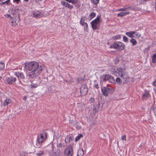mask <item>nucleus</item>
<instances>
[{
  "mask_svg": "<svg viewBox=\"0 0 156 156\" xmlns=\"http://www.w3.org/2000/svg\"><path fill=\"white\" fill-rule=\"evenodd\" d=\"M73 136H68L65 138V142L66 143H69L73 141Z\"/></svg>",
  "mask_w": 156,
  "mask_h": 156,
  "instance_id": "obj_17",
  "label": "nucleus"
},
{
  "mask_svg": "<svg viewBox=\"0 0 156 156\" xmlns=\"http://www.w3.org/2000/svg\"><path fill=\"white\" fill-rule=\"evenodd\" d=\"M32 14L35 18H40L43 16V14L41 12L37 10L33 11Z\"/></svg>",
  "mask_w": 156,
  "mask_h": 156,
  "instance_id": "obj_11",
  "label": "nucleus"
},
{
  "mask_svg": "<svg viewBox=\"0 0 156 156\" xmlns=\"http://www.w3.org/2000/svg\"><path fill=\"white\" fill-rule=\"evenodd\" d=\"M11 22L13 26L17 25L19 22V18L18 17L15 16L14 18H11Z\"/></svg>",
  "mask_w": 156,
  "mask_h": 156,
  "instance_id": "obj_13",
  "label": "nucleus"
},
{
  "mask_svg": "<svg viewBox=\"0 0 156 156\" xmlns=\"http://www.w3.org/2000/svg\"><path fill=\"white\" fill-rule=\"evenodd\" d=\"M94 87L96 89H98L99 88V85L98 84H94Z\"/></svg>",
  "mask_w": 156,
  "mask_h": 156,
  "instance_id": "obj_42",
  "label": "nucleus"
},
{
  "mask_svg": "<svg viewBox=\"0 0 156 156\" xmlns=\"http://www.w3.org/2000/svg\"><path fill=\"white\" fill-rule=\"evenodd\" d=\"M12 102V100L9 98H7L5 99L3 102V105L5 106L8 105L9 104L11 103Z\"/></svg>",
  "mask_w": 156,
  "mask_h": 156,
  "instance_id": "obj_19",
  "label": "nucleus"
},
{
  "mask_svg": "<svg viewBox=\"0 0 156 156\" xmlns=\"http://www.w3.org/2000/svg\"><path fill=\"white\" fill-rule=\"evenodd\" d=\"M153 110L154 111V113L156 117V106L155 107V108H153Z\"/></svg>",
  "mask_w": 156,
  "mask_h": 156,
  "instance_id": "obj_43",
  "label": "nucleus"
},
{
  "mask_svg": "<svg viewBox=\"0 0 156 156\" xmlns=\"http://www.w3.org/2000/svg\"><path fill=\"white\" fill-rule=\"evenodd\" d=\"M125 45L124 43L121 42H116L114 43L109 48H110L117 49L118 50H123L124 49Z\"/></svg>",
  "mask_w": 156,
  "mask_h": 156,
  "instance_id": "obj_5",
  "label": "nucleus"
},
{
  "mask_svg": "<svg viewBox=\"0 0 156 156\" xmlns=\"http://www.w3.org/2000/svg\"><path fill=\"white\" fill-rule=\"evenodd\" d=\"M101 17V16H98L96 19L91 22V27L93 30H96L99 27L102 20Z\"/></svg>",
  "mask_w": 156,
  "mask_h": 156,
  "instance_id": "obj_4",
  "label": "nucleus"
},
{
  "mask_svg": "<svg viewBox=\"0 0 156 156\" xmlns=\"http://www.w3.org/2000/svg\"><path fill=\"white\" fill-rule=\"evenodd\" d=\"M2 77H0V80L2 79Z\"/></svg>",
  "mask_w": 156,
  "mask_h": 156,
  "instance_id": "obj_48",
  "label": "nucleus"
},
{
  "mask_svg": "<svg viewBox=\"0 0 156 156\" xmlns=\"http://www.w3.org/2000/svg\"><path fill=\"white\" fill-rule=\"evenodd\" d=\"M24 2H28L29 1V0H23Z\"/></svg>",
  "mask_w": 156,
  "mask_h": 156,
  "instance_id": "obj_46",
  "label": "nucleus"
},
{
  "mask_svg": "<svg viewBox=\"0 0 156 156\" xmlns=\"http://www.w3.org/2000/svg\"><path fill=\"white\" fill-rule=\"evenodd\" d=\"M5 66V65L4 63L0 62V70H3Z\"/></svg>",
  "mask_w": 156,
  "mask_h": 156,
  "instance_id": "obj_30",
  "label": "nucleus"
},
{
  "mask_svg": "<svg viewBox=\"0 0 156 156\" xmlns=\"http://www.w3.org/2000/svg\"><path fill=\"white\" fill-rule=\"evenodd\" d=\"M121 38V36L119 34L114 36L112 37V39L114 40H119Z\"/></svg>",
  "mask_w": 156,
  "mask_h": 156,
  "instance_id": "obj_24",
  "label": "nucleus"
},
{
  "mask_svg": "<svg viewBox=\"0 0 156 156\" xmlns=\"http://www.w3.org/2000/svg\"><path fill=\"white\" fill-rule=\"evenodd\" d=\"M149 94L148 92H145L143 94V96L144 97H149Z\"/></svg>",
  "mask_w": 156,
  "mask_h": 156,
  "instance_id": "obj_34",
  "label": "nucleus"
},
{
  "mask_svg": "<svg viewBox=\"0 0 156 156\" xmlns=\"http://www.w3.org/2000/svg\"><path fill=\"white\" fill-rule=\"evenodd\" d=\"M89 101L90 102L93 103L94 101V98H91L90 99Z\"/></svg>",
  "mask_w": 156,
  "mask_h": 156,
  "instance_id": "obj_41",
  "label": "nucleus"
},
{
  "mask_svg": "<svg viewBox=\"0 0 156 156\" xmlns=\"http://www.w3.org/2000/svg\"><path fill=\"white\" fill-rule=\"evenodd\" d=\"M26 153L25 152L22 151L20 153V156H25Z\"/></svg>",
  "mask_w": 156,
  "mask_h": 156,
  "instance_id": "obj_36",
  "label": "nucleus"
},
{
  "mask_svg": "<svg viewBox=\"0 0 156 156\" xmlns=\"http://www.w3.org/2000/svg\"><path fill=\"white\" fill-rule=\"evenodd\" d=\"M123 41L125 42H126L127 41H128V38L126 36H123Z\"/></svg>",
  "mask_w": 156,
  "mask_h": 156,
  "instance_id": "obj_35",
  "label": "nucleus"
},
{
  "mask_svg": "<svg viewBox=\"0 0 156 156\" xmlns=\"http://www.w3.org/2000/svg\"><path fill=\"white\" fill-rule=\"evenodd\" d=\"M80 93L82 95H84L87 94L88 90L87 86L83 85L80 87Z\"/></svg>",
  "mask_w": 156,
  "mask_h": 156,
  "instance_id": "obj_12",
  "label": "nucleus"
},
{
  "mask_svg": "<svg viewBox=\"0 0 156 156\" xmlns=\"http://www.w3.org/2000/svg\"><path fill=\"white\" fill-rule=\"evenodd\" d=\"M91 2L95 5H97L98 3L100 0H90Z\"/></svg>",
  "mask_w": 156,
  "mask_h": 156,
  "instance_id": "obj_31",
  "label": "nucleus"
},
{
  "mask_svg": "<svg viewBox=\"0 0 156 156\" xmlns=\"http://www.w3.org/2000/svg\"><path fill=\"white\" fill-rule=\"evenodd\" d=\"M134 34L135 35L134 36L135 37L138 38L140 37L141 36V34L139 32H135V33H134Z\"/></svg>",
  "mask_w": 156,
  "mask_h": 156,
  "instance_id": "obj_28",
  "label": "nucleus"
},
{
  "mask_svg": "<svg viewBox=\"0 0 156 156\" xmlns=\"http://www.w3.org/2000/svg\"><path fill=\"white\" fill-rule=\"evenodd\" d=\"M44 0H36V1L38 2H39L40 1H43Z\"/></svg>",
  "mask_w": 156,
  "mask_h": 156,
  "instance_id": "obj_45",
  "label": "nucleus"
},
{
  "mask_svg": "<svg viewBox=\"0 0 156 156\" xmlns=\"http://www.w3.org/2000/svg\"><path fill=\"white\" fill-rule=\"evenodd\" d=\"M65 81H66V82H67V83L69 82V81H68V80H65Z\"/></svg>",
  "mask_w": 156,
  "mask_h": 156,
  "instance_id": "obj_47",
  "label": "nucleus"
},
{
  "mask_svg": "<svg viewBox=\"0 0 156 156\" xmlns=\"http://www.w3.org/2000/svg\"><path fill=\"white\" fill-rule=\"evenodd\" d=\"M83 19V17H81L80 23L81 25L83 26L86 25L87 23L84 22L83 21H82Z\"/></svg>",
  "mask_w": 156,
  "mask_h": 156,
  "instance_id": "obj_26",
  "label": "nucleus"
},
{
  "mask_svg": "<svg viewBox=\"0 0 156 156\" xmlns=\"http://www.w3.org/2000/svg\"><path fill=\"white\" fill-rule=\"evenodd\" d=\"M126 135H125L124 136H122V140H126Z\"/></svg>",
  "mask_w": 156,
  "mask_h": 156,
  "instance_id": "obj_39",
  "label": "nucleus"
},
{
  "mask_svg": "<svg viewBox=\"0 0 156 156\" xmlns=\"http://www.w3.org/2000/svg\"><path fill=\"white\" fill-rule=\"evenodd\" d=\"M134 33H135V31H131L126 32V34L129 37L133 38L135 37L134 35Z\"/></svg>",
  "mask_w": 156,
  "mask_h": 156,
  "instance_id": "obj_16",
  "label": "nucleus"
},
{
  "mask_svg": "<svg viewBox=\"0 0 156 156\" xmlns=\"http://www.w3.org/2000/svg\"><path fill=\"white\" fill-rule=\"evenodd\" d=\"M130 42L133 46L136 45L137 44V41L134 38H132L130 40Z\"/></svg>",
  "mask_w": 156,
  "mask_h": 156,
  "instance_id": "obj_22",
  "label": "nucleus"
},
{
  "mask_svg": "<svg viewBox=\"0 0 156 156\" xmlns=\"http://www.w3.org/2000/svg\"><path fill=\"white\" fill-rule=\"evenodd\" d=\"M151 57L152 63L154 64L155 63H156V54L154 53L153 54Z\"/></svg>",
  "mask_w": 156,
  "mask_h": 156,
  "instance_id": "obj_23",
  "label": "nucleus"
},
{
  "mask_svg": "<svg viewBox=\"0 0 156 156\" xmlns=\"http://www.w3.org/2000/svg\"><path fill=\"white\" fill-rule=\"evenodd\" d=\"M64 153L66 156H73V146L70 145L66 147L64 150Z\"/></svg>",
  "mask_w": 156,
  "mask_h": 156,
  "instance_id": "obj_7",
  "label": "nucleus"
},
{
  "mask_svg": "<svg viewBox=\"0 0 156 156\" xmlns=\"http://www.w3.org/2000/svg\"><path fill=\"white\" fill-rule=\"evenodd\" d=\"M96 13L94 12L91 13L88 16V19L89 20H92L96 16Z\"/></svg>",
  "mask_w": 156,
  "mask_h": 156,
  "instance_id": "obj_20",
  "label": "nucleus"
},
{
  "mask_svg": "<svg viewBox=\"0 0 156 156\" xmlns=\"http://www.w3.org/2000/svg\"><path fill=\"white\" fill-rule=\"evenodd\" d=\"M17 80L16 78L15 77H10L7 78L6 81L9 84H12L15 83Z\"/></svg>",
  "mask_w": 156,
  "mask_h": 156,
  "instance_id": "obj_14",
  "label": "nucleus"
},
{
  "mask_svg": "<svg viewBox=\"0 0 156 156\" xmlns=\"http://www.w3.org/2000/svg\"><path fill=\"white\" fill-rule=\"evenodd\" d=\"M114 70L113 71L115 73H117L118 74L119 76L122 79L126 80L128 79V75L126 72L125 69L120 68H117L115 67L114 68Z\"/></svg>",
  "mask_w": 156,
  "mask_h": 156,
  "instance_id": "obj_3",
  "label": "nucleus"
},
{
  "mask_svg": "<svg viewBox=\"0 0 156 156\" xmlns=\"http://www.w3.org/2000/svg\"><path fill=\"white\" fill-rule=\"evenodd\" d=\"M13 2L18 4L20 2V0H13Z\"/></svg>",
  "mask_w": 156,
  "mask_h": 156,
  "instance_id": "obj_38",
  "label": "nucleus"
},
{
  "mask_svg": "<svg viewBox=\"0 0 156 156\" xmlns=\"http://www.w3.org/2000/svg\"><path fill=\"white\" fill-rule=\"evenodd\" d=\"M83 136V135L82 134H80L77 136L75 138V141H77L79 140Z\"/></svg>",
  "mask_w": 156,
  "mask_h": 156,
  "instance_id": "obj_25",
  "label": "nucleus"
},
{
  "mask_svg": "<svg viewBox=\"0 0 156 156\" xmlns=\"http://www.w3.org/2000/svg\"><path fill=\"white\" fill-rule=\"evenodd\" d=\"M24 65L25 68L28 71H30L27 75L28 78H34L38 76L43 69V66H39V63L36 61L27 62Z\"/></svg>",
  "mask_w": 156,
  "mask_h": 156,
  "instance_id": "obj_1",
  "label": "nucleus"
},
{
  "mask_svg": "<svg viewBox=\"0 0 156 156\" xmlns=\"http://www.w3.org/2000/svg\"><path fill=\"white\" fill-rule=\"evenodd\" d=\"M12 72H13L14 75L18 78H20L21 79H24L25 78V76L23 73L21 72L16 71L15 69H14Z\"/></svg>",
  "mask_w": 156,
  "mask_h": 156,
  "instance_id": "obj_9",
  "label": "nucleus"
},
{
  "mask_svg": "<svg viewBox=\"0 0 156 156\" xmlns=\"http://www.w3.org/2000/svg\"><path fill=\"white\" fill-rule=\"evenodd\" d=\"M131 9V10H133L134 11H140L141 10V9L139 8L138 9H134L133 8H131V7H128L126 8H121L119 9H118L116 11V12H119V11H125V12H121L117 15V16L122 17L123 16H125L127 15H128L130 14L129 12L127 10Z\"/></svg>",
  "mask_w": 156,
  "mask_h": 156,
  "instance_id": "obj_2",
  "label": "nucleus"
},
{
  "mask_svg": "<svg viewBox=\"0 0 156 156\" xmlns=\"http://www.w3.org/2000/svg\"><path fill=\"white\" fill-rule=\"evenodd\" d=\"M5 16L6 17V18H8V17H9V18H11V16L9 14H6L5 15Z\"/></svg>",
  "mask_w": 156,
  "mask_h": 156,
  "instance_id": "obj_44",
  "label": "nucleus"
},
{
  "mask_svg": "<svg viewBox=\"0 0 156 156\" xmlns=\"http://www.w3.org/2000/svg\"><path fill=\"white\" fill-rule=\"evenodd\" d=\"M61 3L62 6L70 9H72L73 8V5L64 1H62Z\"/></svg>",
  "mask_w": 156,
  "mask_h": 156,
  "instance_id": "obj_15",
  "label": "nucleus"
},
{
  "mask_svg": "<svg viewBox=\"0 0 156 156\" xmlns=\"http://www.w3.org/2000/svg\"><path fill=\"white\" fill-rule=\"evenodd\" d=\"M101 90L103 95L106 97L108 96V93L112 94L114 91V90L112 87H105L101 88Z\"/></svg>",
  "mask_w": 156,
  "mask_h": 156,
  "instance_id": "obj_6",
  "label": "nucleus"
},
{
  "mask_svg": "<svg viewBox=\"0 0 156 156\" xmlns=\"http://www.w3.org/2000/svg\"><path fill=\"white\" fill-rule=\"evenodd\" d=\"M47 138V133L45 132L42 133L37 136V141L39 144H41L46 140Z\"/></svg>",
  "mask_w": 156,
  "mask_h": 156,
  "instance_id": "obj_8",
  "label": "nucleus"
},
{
  "mask_svg": "<svg viewBox=\"0 0 156 156\" xmlns=\"http://www.w3.org/2000/svg\"><path fill=\"white\" fill-rule=\"evenodd\" d=\"M84 26V30L85 31H86V32H88V24L87 23Z\"/></svg>",
  "mask_w": 156,
  "mask_h": 156,
  "instance_id": "obj_32",
  "label": "nucleus"
},
{
  "mask_svg": "<svg viewBox=\"0 0 156 156\" xmlns=\"http://www.w3.org/2000/svg\"><path fill=\"white\" fill-rule=\"evenodd\" d=\"M83 155L84 152L83 149H79L77 153V156H83Z\"/></svg>",
  "mask_w": 156,
  "mask_h": 156,
  "instance_id": "obj_21",
  "label": "nucleus"
},
{
  "mask_svg": "<svg viewBox=\"0 0 156 156\" xmlns=\"http://www.w3.org/2000/svg\"><path fill=\"white\" fill-rule=\"evenodd\" d=\"M9 2H10V0H7L6 1L3 3V4H6L7 5H8V4H9Z\"/></svg>",
  "mask_w": 156,
  "mask_h": 156,
  "instance_id": "obj_40",
  "label": "nucleus"
},
{
  "mask_svg": "<svg viewBox=\"0 0 156 156\" xmlns=\"http://www.w3.org/2000/svg\"><path fill=\"white\" fill-rule=\"evenodd\" d=\"M147 1L146 0H140L137 1V5H140L144 3V2Z\"/></svg>",
  "mask_w": 156,
  "mask_h": 156,
  "instance_id": "obj_29",
  "label": "nucleus"
},
{
  "mask_svg": "<svg viewBox=\"0 0 156 156\" xmlns=\"http://www.w3.org/2000/svg\"><path fill=\"white\" fill-rule=\"evenodd\" d=\"M115 83H118L119 85H120L121 84L122 81L121 79L119 77H117L115 80Z\"/></svg>",
  "mask_w": 156,
  "mask_h": 156,
  "instance_id": "obj_27",
  "label": "nucleus"
},
{
  "mask_svg": "<svg viewBox=\"0 0 156 156\" xmlns=\"http://www.w3.org/2000/svg\"><path fill=\"white\" fill-rule=\"evenodd\" d=\"M115 79L113 76L109 75H105L104 78V80H108L109 82L114 84H115Z\"/></svg>",
  "mask_w": 156,
  "mask_h": 156,
  "instance_id": "obj_10",
  "label": "nucleus"
},
{
  "mask_svg": "<svg viewBox=\"0 0 156 156\" xmlns=\"http://www.w3.org/2000/svg\"><path fill=\"white\" fill-rule=\"evenodd\" d=\"M78 1L76 0H72L71 3L73 4H76L77 3Z\"/></svg>",
  "mask_w": 156,
  "mask_h": 156,
  "instance_id": "obj_37",
  "label": "nucleus"
},
{
  "mask_svg": "<svg viewBox=\"0 0 156 156\" xmlns=\"http://www.w3.org/2000/svg\"><path fill=\"white\" fill-rule=\"evenodd\" d=\"M44 152L43 151H40L37 154V155L38 156H41L44 154Z\"/></svg>",
  "mask_w": 156,
  "mask_h": 156,
  "instance_id": "obj_33",
  "label": "nucleus"
},
{
  "mask_svg": "<svg viewBox=\"0 0 156 156\" xmlns=\"http://www.w3.org/2000/svg\"><path fill=\"white\" fill-rule=\"evenodd\" d=\"M39 85V84L37 83L32 82L31 84L29 85V87L31 89L35 88L37 87Z\"/></svg>",
  "mask_w": 156,
  "mask_h": 156,
  "instance_id": "obj_18",
  "label": "nucleus"
}]
</instances>
